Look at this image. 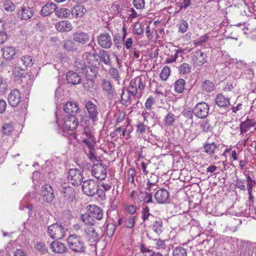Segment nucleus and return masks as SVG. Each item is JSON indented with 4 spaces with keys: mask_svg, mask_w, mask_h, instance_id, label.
<instances>
[{
    "mask_svg": "<svg viewBox=\"0 0 256 256\" xmlns=\"http://www.w3.org/2000/svg\"><path fill=\"white\" fill-rule=\"evenodd\" d=\"M70 248L74 252L83 254L86 252V245L82 236L70 234L67 238Z\"/></svg>",
    "mask_w": 256,
    "mask_h": 256,
    "instance_id": "obj_1",
    "label": "nucleus"
},
{
    "mask_svg": "<svg viewBox=\"0 0 256 256\" xmlns=\"http://www.w3.org/2000/svg\"><path fill=\"white\" fill-rule=\"evenodd\" d=\"M147 82L145 76H137L132 79L128 88V92L132 96H136L138 94V90H140V96H142V92L144 90Z\"/></svg>",
    "mask_w": 256,
    "mask_h": 256,
    "instance_id": "obj_2",
    "label": "nucleus"
},
{
    "mask_svg": "<svg viewBox=\"0 0 256 256\" xmlns=\"http://www.w3.org/2000/svg\"><path fill=\"white\" fill-rule=\"evenodd\" d=\"M66 230L60 224H54L48 228L47 232L52 239L60 240L65 236Z\"/></svg>",
    "mask_w": 256,
    "mask_h": 256,
    "instance_id": "obj_3",
    "label": "nucleus"
},
{
    "mask_svg": "<svg viewBox=\"0 0 256 256\" xmlns=\"http://www.w3.org/2000/svg\"><path fill=\"white\" fill-rule=\"evenodd\" d=\"M68 180L73 185L81 184L84 177L82 171L78 168H72L68 172Z\"/></svg>",
    "mask_w": 256,
    "mask_h": 256,
    "instance_id": "obj_4",
    "label": "nucleus"
},
{
    "mask_svg": "<svg viewBox=\"0 0 256 256\" xmlns=\"http://www.w3.org/2000/svg\"><path fill=\"white\" fill-rule=\"evenodd\" d=\"M84 108L86 110L88 118L93 122L98 121L99 114L98 106L92 101L88 100L86 102Z\"/></svg>",
    "mask_w": 256,
    "mask_h": 256,
    "instance_id": "obj_5",
    "label": "nucleus"
},
{
    "mask_svg": "<svg viewBox=\"0 0 256 256\" xmlns=\"http://www.w3.org/2000/svg\"><path fill=\"white\" fill-rule=\"evenodd\" d=\"M82 188L84 194L88 196H93L96 194L98 185L95 180L90 179L84 182Z\"/></svg>",
    "mask_w": 256,
    "mask_h": 256,
    "instance_id": "obj_6",
    "label": "nucleus"
},
{
    "mask_svg": "<svg viewBox=\"0 0 256 256\" xmlns=\"http://www.w3.org/2000/svg\"><path fill=\"white\" fill-rule=\"evenodd\" d=\"M208 105L204 102L198 103L194 108L192 112L194 115L200 118H206L208 114Z\"/></svg>",
    "mask_w": 256,
    "mask_h": 256,
    "instance_id": "obj_7",
    "label": "nucleus"
},
{
    "mask_svg": "<svg viewBox=\"0 0 256 256\" xmlns=\"http://www.w3.org/2000/svg\"><path fill=\"white\" fill-rule=\"evenodd\" d=\"M78 124L76 116L73 114H68L64 117L62 128L65 131L74 130Z\"/></svg>",
    "mask_w": 256,
    "mask_h": 256,
    "instance_id": "obj_8",
    "label": "nucleus"
},
{
    "mask_svg": "<svg viewBox=\"0 0 256 256\" xmlns=\"http://www.w3.org/2000/svg\"><path fill=\"white\" fill-rule=\"evenodd\" d=\"M92 174L96 179L104 180L107 174L106 167L102 163L94 164L92 168Z\"/></svg>",
    "mask_w": 256,
    "mask_h": 256,
    "instance_id": "obj_9",
    "label": "nucleus"
},
{
    "mask_svg": "<svg viewBox=\"0 0 256 256\" xmlns=\"http://www.w3.org/2000/svg\"><path fill=\"white\" fill-rule=\"evenodd\" d=\"M61 194L64 200L68 202H74L76 198L74 189L70 186H64L61 190Z\"/></svg>",
    "mask_w": 256,
    "mask_h": 256,
    "instance_id": "obj_10",
    "label": "nucleus"
},
{
    "mask_svg": "<svg viewBox=\"0 0 256 256\" xmlns=\"http://www.w3.org/2000/svg\"><path fill=\"white\" fill-rule=\"evenodd\" d=\"M40 196L46 202H51L54 198V190L51 186L48 184L42 187Z\"/></svg>",
    "mask_w": 256,
    "mask_h": 256,
    "instance_id": "obj_11",
    "label": "nucleus"
},
{
    "mask_svg": "<svg viewBox=\"0 0 256 256\" xmlns=\"http://www.w3.org/2000/svg\"><path fill=\"white\" fill-rule=\"evenodd\" d=\"M21 94L17 89L12 90L8 98V104L12 106H17L21 102Z\"/></svg>",
    "mask_w": 256,
    "mask_h": 256,
    "instance_id": "obj_12",
    "label": "nucleus"
},
{
    "mask_svg": "<svg viewBox=\"0 0 256 256\" xmlns=\"http://www.w3.org/2000/svg\"><path fill=\"white\" fill-rule=\"evenodd\" d=\"M154 197L158 204H164L168 200L170 193L166 189L160 188L156 190L154 194Z\"/></svg>",
    "mask_w": 256,
    "mask_h": 256,
    "instance_id": "obj_13",
    "label": "nucleus"
},
{
    "mask_svg": "<svg viewBox=\"0 0 256 256\" xmlns=\"http://www.w3.org/2000/svg\"><path fill=\"white\" fill-rule=\"evenodd\" d=\"M35 62L34 58L30 56L25 55L20 57L18 61V64L20 65L21 70H24L27 68H30L32 66Z\"/></svg>",
    "mask_w": 256,
    "mask_h": 256,
    "instance_id": "obj_14",
    "label": "nucleus"
},
{
    "mask_svg": "<svg viewBox=\"0 0 256 256\" xmlns=\"http://www.w3.org/2000/svg\"><path fill=\"white\" fill-rule=\"evenodd\" d=\"M102 88L104 91L106 93L108 96L114 98L116 96V90L112 83L108 80L104 79L102 82Z\"/></svg>",
    "mask_w": 256,
    "mask_h": 256,
    "instance_id": "obj_15",
    "label": "nucleus"
},
{
    "mask_svg": "<svg viewBox=\"0 0 256 256\" xmlns=\"http://www.w3.org/2000/svg\"><path fill=\"white\" fill-rule=\"evenodd\" d=\"M98 44L103 48H108L112 44V40L110 35L108 33H104L98 37Z\"/></svg>",
    "mask_w": 256,
    "mask_h": 256,
    "instance_id": "obj_16",
    "label": "nucleus"
},
{
    "mask_svg": "<svg viewBox=\"0 0 256 256\" xmlns=\"http://www.w3.org/2000/svg\"><path fill=\"white\" fill-rule=\"evenodd\" d=\"M206 55L203 52L198 50L192 56L193 64L196 66H201L206 62Z\"/></svg>",
    "mask_w": 256,
    "mask_h": 256,
    "instance_id": "obj_17",
    "label": "nucleus"
},
{
    "mask_svg": "<svg viewBox=\"0 0 256 256\" xmlns=\"http://www.w3.org/2000/svg\"><path fill=\"white\" fill-rule=\"evenodd\" d=\"M50 248L52 252L56 254H63L67 250L66 246L64 243L58 240H54L50 244Z\"/></svg>",
    "mask_w": 256,
    "mask_h": 256,
    "instance_id": "obj_18",
    "label": "nucleus"
},
{
    "mask_svg": "<svg viewBox=\"0 0 256 256\" xmlns=\"http://www.w3.org/2000/svg\"><path fill=\"white\" fill-rule=\"evenodd\" d=\"M72 28V24L68 20H62L55 24L56 29L61 32H70Z\"/></svg>",
    "mask_w": 256,
    "mask_h": 256,
    "instance_id": "obj_19",
    "label": "nucleus"
},
{
    "mask_svg": "<svg viewBox=\"0 0 256 256\" xmlns=\"http://www.w3.org/2000/svg\"><path fill=\"white\" fill-rule=\"evenodd\" d=\"M79 110L78 105L74 102H68L64 106V110L68 114H74Z\"/></svg>",
    "mask_w": 256,
    "mask_h": 256,
    "instance_id": "obj_20",
    "label": "nucleus"
},
{
    "mask_svg": "<svg viewBox=\"0 0 256 256\" xmlns=\"http://www.w3.org/2000/svg\"><path fill=\"white\" fill-rule=\"evenodd\" d=\"M93 218L100 220L103 218L102 210L96 205H90L88 210Z\"/></svg>",
    "mask_w": 256,
    "mask_h": 256,
    "instance_id": "obj_21",
    "label": "nucleus"
},
{
    "mask_svg": "<svg viewBox=\"0 0 256 256\" xmlns=\"http://www.w3.org/2000/svg\"><path fill=\"white\" fill-rule=\"evenodd\" d=\"M254 126H256V122L253 120L247 119L245 121L241 122L240 125V134H244L246 132L250 130L251 128Z\"/></svg>",
    "mask_w": 256,
    "mask_h": 256,
    "instance_id": "obj_22",
    "label": "nucleus"
},
{
    "mask_svg": "<svg viewBox=\"0 0 256 256\" xmlns=\"http://www.w3.org/2000/svg\"><path fill=\"white\" fill-rule=\"evenodd\" d=\"M138 198L140 202H144L143 205L154 204L152 192H141L138 194Z\"/></svg>",
    "mask_w": 256,
    "mask_h": 256,
    "instance_id": "obj_23",
    "label": "nucleus"
},
{
    "mask_svg": "<svg viewBox=\"0 0 256 256\" xmlns=\"http://www.w3.org/2000/svg\"><path fill=\"white\" fill-rule=\"evenodd\" d=\"M98 68L96 66V64H90V66H86L84 72L83 73L88 79L92 80L95 78L98 72Z\"/></svg>",
    "mask_w": 256,
    "mask_h": 256,
    "instance_id": "obj_24",
    "label": "nucleus"
},
{
    "mask_svg": "<svg viewBox=\"0 0 256 256\" xmlns=\"http://www.w3.org/2000/svg\"><path fill=\"white\" fill-rule=\"evenodd\" d=\"M82 58L88 64H94V63L98 62V54L94 50L92 52H86L82 55Z\"/></svg>",
    "mask_w": 256,
    "mask_h": 256,
    "instance_id": "obj_25",
    "label": "nucleus"
},
{
    "mask_svg": "<svg viewBox=\"0 0 256 256\" xmlns=\"http://www.w3.org/2000/svg\"><path fill=\"white\" fill-rule=\"evenodd\" d=\"M73 39L75 42H78L85 44L89 40L90 37L88 34L79 32L73 34Z\"/></svg>",
    "mask_w": 256,
    "mask_h": 256,
    "instance_id": "obj_26",
    "label": "nucleus"
},
{
    "mask_svg": "<svg viewBox=\"0 0 256 256\" xmlns=\"http://www.w3.org/2000/svg\"><path fill=\"white\" fill-rule=\"evenodd\" d=\"M66 80L69 84H76L80 83V76L73 71H69L66 73Z\"/></svg>",
    "mask_w": 256,
    "mask_h": 256,
    "instance_id": "obj_27",
    "label": "nucleus"
},
{
    "mask_svg": "<svg viewBox=\"0 0 256 256\" xmlns=\"http://www.w3.org/2000/svg\"><path fill=\"white\" fill-rule=\"evenodd\" d=\"M18 16L22 20H27L30 18L34 15L32 8L30 7L24 8L21 11L18 13Z\"/></svg>",
    "mask_w": 256,
    "mask_h": 256,
    "instance_id": "obj_28",
    "label": "nucleus"
},
{
    "mask_svg": "<svg viewBox=\"0 0 256 256\" xmlns=\"http://www.w3.org/2000/svg\"><path fill=\"white\" fill-rule=\"evenodd\" d=\"M2 52L4 58L8 60H12L16 54V50L12 46L4 47Z\"/></svg>",
    "mask_w": 256,
    "mask_h": 256,
    "instance_id": "obj_29",
    "label": "nucleus"
},
{
    "mask_svg": "<svg viewBox=\"0 0 256 256\" xmlns=\"http://www.w3.org/2000/svg\"><path fill=\"white\" fill-rule=\"evenodd\" d=\"M73 17L79 18L82 17L87 12L86 8L82 5H78L70 10Z\"/></svg>",
    "mask_w": 256,
    "mask_h": 256,
    "instance_id": "obj_30",
    "label": "nucleus"
},
{
    "mask_svg": "<svg viewBox=\"0 0 256 256\" xmlns=\"http://www.w3.org/2000/svg\"><path fill=\"white\" fill-rule=\"evenodd\" d=\"M216 102L218 106L227 108L230 106V100L222 94H218L216 99Z\"/></svg>",
    "mask_w": 256,
    "mask_h": 256,
    "instance_id": "obj_31",
    "label": "nucleus"
},
{
    "mask_svg": "<svg viewBox=\"0 0 256 256\" xmlns=\"http://www.w3.org/2000/svg\"><path fill=\"white\" fill-rule=\"evenodd\" d=\"M56 6L54 3L47 4L44 6L41 10V14L43 16H48L53 12H56Z\"/></svg>",
    "mask_w": 256,
    "mask_h": 256,
    "instance_id": "obj_32",
    "label": "nucleus"
},
{
    "mask_svg": "<svg viewBox=\"0 0 256 256\" xmlns=\"http://www.w3.org/2000/svg\"><path fill=\"white\" fill-rule=\"evenodd\" d=\"M74 66L76 70L82 74L86 67L84 59L80 58H78L75 60Z\"/></svg>",
    "mask_w": 256,
    "mask_h": 256,
    "instance_id": "obj_33",
    "label": "nucleus"
},
{
    "mask_svg": "<svg viewBox=\"0 0 256 256\" xmlns=\"http://www.w3.org/2000/svg\"><path fill=\"white\" fill-rule=\"evenodd\" d=\"M98 54V58L100 60L105 64L111 66L112 62L110 56L108 52L104 50L100 51Z\"/></svg>",
    "mask_w": 256,
    "mask_h": 256,
    "instance_id": "obj_34",
    "label": "nucleus"
},
{
    "mask_svg": "<svg viewBox=\"0 0 256 256\" xmlns=\"http://www.w3.org/2000/svg\"><path fill=\"white\" fill-rule=\"evenodd\" d=\"M85 232L87 234L88 240L90 242L96 241L98 239V234L96 232L95 229L92 226L88 227Z\"/></svg>",
    "mask_w": 256,
    "mask_h": 256,
    "instance_id": "obj_35",
    "label": "nucleus"
},
{
    "mask_svg": "<svg viewBox=\"0 0 256 256\" xmlns=\"http://www.w3.org/2000/svg\"><path fill=\"white\" fill-rule=\"evenodd\" d=\"M152 230L158 235H160L163 232V222L161 219L154 221L152 225Z\"/></svg>",
    "mask_w": 256,
    "mask_h": 256,
    "instance_id": "obj_36",
    "label": "nucleus"
},
{
    "mask_svg": "<svg viewBox=\"0 0 256 256\" xmlns=\"http://www.w3.org/2000/svg\"><path fill=\"white\" fill-rule=\"evenodd\" d=\"M200 129L204 132H211L213 129V126L210 122V120H202L200 125Z\"/></svg>",
    "mask_w": 256,
    "mask_h": 256,
    "instance_id": "obj_37",
    "label": "nucleus"
},
{
    "mask_svg": "<svg viewBox=\"0 0 256 256\" xmlns=\"http://www.w3.org/2000/svg\"><path fill=\"white\" fill-rule=\"evenodd\" d=\"M63 48L64 50L70 52H75L78 50V46L76 42L72 40H66L64 42Z\"/></svg>",
    "mask_w": 256,
    "mask_h": 256,
    "instance_id": "obj_38",
    "label": "nucleus"
},
{
    "mask_svg": "<svg viewBox=\"0 0 256 256\" xmlns=\"http://www.w3.org/2000/svg\"><path fill=\"white\" fill-rule=\"evenodd\" d=\"M71 13L70 10L66 8H60L56 9L55 14L59 18H67Z\"/></svg>",
    "mask_w": 256,
    "mask_h": 256,
    "instance_id": "obj_39",
    "label": "nucleus"
},
{
    "mask_svg": "<svg viewBox=\"0 0 256 256\" xmlns=\"http://www.w3.org/2000/svg\"><path fill=\"white\" fill-rule=\"evenodd\" d=\"M81 220L85 224L92 226L94 225V220L88 211L81 216Z\"/></svg>",
    "mask_w": 256,
    "mask_h": 256,
    "instance_id": "obj_40",
    "label": "nucleus"
},
{
    "mask_svg": "<svg viewBox=\"0 0 256 256\" xmlns=\"http://www.w3.org/2000/svg\"><path fill=\"white\" fill-rule=\"evenodd\" d=\"M185 80L182 78L178 80L174 83V90L179 94L182 93L184 90Z\"/></svg>",
    "mask_w": 256,
    "mask_h": 256,
    "instance_id": "obj_41",
    "label": "nucleus"
},
{
    "mask_svg": "<svg viewBox=\"0 0 256 256\" xmlns=\"http://www.w3.org/2000/svg\"><path fill=\"white\" fill-rule=\"evenodd\" d=\"M2 6L7 12H12L16 8L15 5L10 0H3Z\"/></svg>",
    "mask_w": 256,
    "mask_h": 256,
    "instance_id": "obj_42",
    "label": "nucleus"
},
{
    "mask_svg": "<svg viewBox=\"0 0 256 256\" xmlns=\"http://www.w3.org/2000/svg\"><path fill=\"white\" fill-rule=\"evenodd\" d=\"M172 256H187L186 250L182 246L174 248Z\"/></svg>",
    "mask_w": 256,
    "mask_h": 256,
    "instance_id": "obj_43",
    "label": "nucleus"
},
{
    "mask_svg": "<svg viewBox=\"0 0 256 256\" xmlns=\"http://www.w3.org/2000/svg\"><path fill=\"white\" fill-rule=\"evenodd\" d=\"M202 88L203 91L211 92L214 89V84L212 82L206 80L202 83Z\"/></svg>",
    "mask_w": 256,
    "mask_h": 256,
    "instance_id": "obj_44",
    "label": "nucleus"
},
{
    "mask_svg": "<svg viewBox=\"0 0 256 256\" xmlns=\"http://www.w3.org/2000/svg\"><path fill=\"white\" fill-rule=\"evenodd\" d=\"M216 148V144L215 142L207 143L204 146V152L208 154H212L214 153V150Z\"/></svg>",
    "mask_w": 256,
    "mask_h": 256,
    "instance_id": "obj_45",
    "label": "nucleus"
},
{
    "mask_svg": "<svg viewBox=\"0 0 256 256\" xmlns=\"http://www.w3.org/2000/svg\"><path fill=\"white\" fill-rule=\"evenodd\" d=\"M135 216H130L126 218L124 221V226L126 228H131L134 226Z\"/></svg>",
    "mask_w": 256,
    "mask_h": 256,
    "instance_id": "obj_46",
    "label": "nucleus"
},
{
    "mask_svg": "<svg viewBox=\"0 0 256 256\" xmlns=\"http://www.w3.org/2000/svg\"><path fill=\"white\" fill-rule=\"evenodd\" d=\"M150 215V206L147 204L142 205V219L144 222L148 220Z\"/></svg>",
    "mask_w": 256,
    "mask_h": 256,
    "instance_id": "obj_47",
    "label": "nucleus"
},
{
    "mask_svg": "<svg viewBox=\"0 0 256 256\" xmlns=\"http://www.w3.org/2000/svg\"><path fill=\"white\" fill-rule=\"evenodd\" d=\"M191 66L187 63H183L178 68L180 74H186L190 72Z\"/></svg>",
    "mask_w": 256,
    "mask_h": 256,
    "instance_id": "obj_48",
    "label": "nucleus"
},
{
    "mask_svg": "<svg viewBox=\"0 0 256 256\" xmlns=\"http://www.w3.org/2000/svg\"><path fill=\"white\" fill-rule=\"evenodd\" d=\"M165 126H172L175 121V118L174 114L168 112L164 120Z\"/></svg>",
    "mask_w": 256,
    "mask_h": 256,
    "instance_id": "obj_49",
    "label": "nucleus"
},
{
    "mask_svg": "<svg viewBox=\"0 0 256 256\" xmlns=\"http://www.w3.org/2000/svg\"><path fill=\"white\" fill-rule=\"evenodd\" d=\"M178 32L182 34L186 32L188 28V24L186 21L184 20H181L178 24Z\"/></svg>",
    "mask_w": 256,
    "mask_h": 256,
    "instance_id": "obj_50",
    "label": "nucleus"
},
{
    "mask_svg": "<svg viewBox=\"0 0 256 256\" xmlns=\"http://www.w3.org/2000/svg\"><path fill=\"white\" fill-rule=\"evenodd\" d=\"M24 70H20V72L17 71L16 70L14 71V74L16 78H21V81L22 82H24V81L28 79L29 80H30V78L29 75H24Z\"/></svg>",
    "mask_w": 256,
    "mask_h": 256,
    "instance_id": "obj_51",
    "label": "nucleus"
},
{
    "mask_svg": "<svg viewBox=\"0 0 256 256\" xmlns=\"http://www.w3.org/2000/svg\"><path fill=\"white\" fill-rule=\"evenodd\" d=\"M8 85L6 80L0 78V95H4L8 90Z\"/></svg>",
    "mask_w": 256,
    "mask_h": 256,
    "instance_id": "obj_52",
    "label": "nucleus"
},
{
    "mask_svg": "<svg viewBox=\"0 0 256 256\" xmlns=\"http://www.w3.org/2000/svg\"><path fill=\"white\" fill-rule=\"evenodd\" d=\"M14 130V128L10 124H4L2 126V132L6 135H10Z\"/></svg>",
    "mask_w": 256,
    "mask_h": 256,
    "instance_id": "obj_53",
    "label": "nucleus"
},
{
    "mask_svg": "<svg viewBox=\"0 0 256 256\" xmlns=\"http://www.w3.org/2000/svg\"><path fill=\"white\" fill-rule=\"evenodd\" d=\"M34 248L38 251L40 252L43 254L48 252V248L44 243L43 242H36L34 245Z\"/></svg>",
    "mask_w": 256,
    "mask_h": 256,
    "instance_id": "obj_54",
    "label": "nucleus"
},
{
    "mask_svg": "<svg viewBox=\"0 0 256 256\" xmlns=\"http://www.w3.org/2000/svg\"><path fill=\"white\" fill-rule=\"evenodd\" d=\"M116 230V226L112 223L108 224L106 225V236L110 238L112 236Z\"/></svg>",
    "mask_w": 256,
    "mask_h": 256,
    "instance_id": "obj_55",
    "label": "nucleus"
},
{
    "mask_svg": "<svg viewBox=\"0 0 256 256\" xmlns=\"http://www.w3.org/2000/svg\"><path fill=\"white\" fill-rule=\"evenodd\" d=\"M170 68L168 66H164L160 74V77L162 80H166L170 76Z\"/></svg>",
    "mask_w": 256,
    "mask_h": 256,
    "instance_id": "obj_56",
    "label": "nucleus"
},
{
    "mask_svg": "<svg viewBox=\"0 0 256 256\" xmlns=\"http://www.w3.org/2000/svg\"><path fill=\"white\" fill-rule=\"evenodd\" d=\"M133 5L137 10H142L144 8V0H133Z\"/></svg>",
    "mask_w": 256,
    "mask_h": 256,
    "instance_id": "obj_57",
    "label": "nucleus"
},
{
    "mask_svg": "<svg viewBox=\"0 0 256 256\" xmlns=\"http://www.w3.org/2000/svg\"><path fill=\"white\" fill-rule=\"evenodd\" d=\"M83 136H85L86 138L89 139L91 140H94V136L88 127L84 128Z\"/></svg>",
    "mask_w": 256,
    "mask_h": 256,
    "instance_id": "obj_58",
    "label": "nucleus"
},
{
    "mask_svg": "<svg viewBox=\"0 0 256 256\" xmlns=\"http://www.w3.org/2000/svg\"><path fill=\"white\" fill-rule=\"evenodd\" d=\"M82 141L88 148L89 150L94 149V144H96L95 138H94V140H91L89 139L83 138Z\"/></svg>",
    "mask_w": 256,
    "mask_h": 256,
    "instance_id": "obj_59",
    "label": "nucleus"
},
{
    "mask_svg": "<svg viewBox=\"0 0 256 256\" xmlns=\"http://www.w3.org/2000/svg\"><path fill=\"white\" fill-rule=\"evenodd\" d=\"M108 73L111 77L114 79L118 80L119 78L120 74L116 68L111 67L109 70Z\"/></svg>",
    "mask_w": 256,
    "mask_h": 256,
    "instance_id": "obj_60",
    "label": "nucleus"
},
{
    "mask_svg": "<svg viewBox=\"0 0 256 256\" xmlns=\"http://www.w3.org/2000/svg\"><path fill=\"white\" fill-rule=\"evenodd\" d=\"M132 30L137 35H140L143 32L142 26L139 22L134 24Z\"/></svg>",
    "mask_w": 256,
    "mask_h": 256,
    "instance_id": "obj_61",
    "label": "nucleus"
},
{
    "mask_svg": "<svg viewBox=\"0 0 256 256\" xmlns=\"http://www.w3.org/2000/svg\"><path fill=\"white\" fill-rule=\"evenodd\" d=\"M154 104V98L150 96L147 98L146 102H145V107L146 110H150L152 109V104Z\"/></svg>",
    "mask_w": 256,
    "mask_h": 256,
    "instance_id": "obj_62",
    "label": "nucleus"
},
{
    "mask_svg": "<svg viewBox=\"0 0 256 256\" xmlns=\"http://www.w3.org/2000/svg\"><path fill=\"white\" fill-rule=\"evenodd\" d=\"M146 126L143 122H139L136 125V131L138 134H142L146 131Z\"/></svg>",
    "mask_w": 256,
    "mask_h": 256,
    "instance_id": "obj_63",
    "label": "nucleus"
},
{
    "mask_svg": "<svg viewBox=\"0 0 256 256\" xmlns=\"http://www.w3.org/2000/svg\"><path fill=\"white\" fill-rule=\"evenodd\" d=\"M208 36L206 34H204L194 42V44L196 46H202L208 40Z\"/></svg>",
    "mask_w": 256,
    "mask_h": 256,
    "instance_id": "obj_64",
    "label": "nucleus"
}]
</instances>
